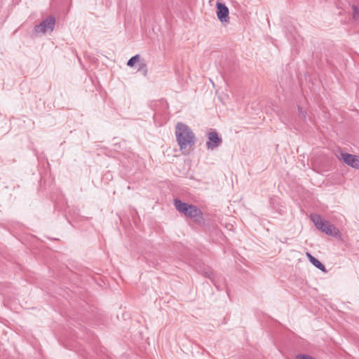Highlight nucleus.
Segmentation results:
<instances>
[{"instance_id": "423d86ee", "label": "nucleus", "mask_w": 359, "mask_h": 359, "mask_svg": "<svg viewBox=\"0 0 359 359\" xmlns=\"http://www.w3.org/2000/svg\"><path fill=\"white\" fill-rule=\"evenodd\" d=\"M208 141L206 142V147L208 149L213 150L217 147H219L222 142V140L219 136L218 133L215 131H211L208 133Z\"/></svg>"}, {"instance_id": "20e7f679", "label": "nucleus", "mask_w": 359, "mask_h": 359, "mask_svg": "<svg viewBox=\"0 0 359 359\" xmlns=\"http://www.w3.org/2000/svg\"><path fill=\"white\" fill-rule=\"evenodd\" d=\"M55 25V19L53 16L49 15L45 20H43L40 24L36 25L34 28V32L46 33L47 31L52 32L54 29Z\"/></svg>"}, {"instance_id": "f8f14e48", "label": "nucleus", "mask_w": 359, "mask_h": 359, "mask_svg": "<svg viewBox=\"0 0 359 359\" xmlns=\"http://www.w3.org/2000/svg\"><path fill=\"white\" fill-rule=\"evenodd\" d=\"M352 9H353V19L354 21H358L359 19V8L355 5H353Z\"/></svg>"}, {"instance_id": "f257e3e1", "label": "nucleus", "mask_w": 359, "mask_h": 359, "mask_svg": "<svg viewBox=\"0 0 359 359\" xmlns=\"http://www.w3.org/2000/svg\"><path fill=\"white\" fill-rule=\"evenodd\" d=\"M175 135L180 151L183 154H189L196 143V137L191 128L183 123H177Z\"/></svg>"}, {"instance_id": "6e6552de", "label": "nucleus", "mask_w": 359, "mask_h": 359, "mask_svg": "<svg viewBox=\"0 0 359 359\" xmlns=\"http://www.w3.org/2000/svg\"><path fill=\"white\" fill-rule=\"evenodd\" d=\"M307 256L309 259V261L312 263L313 266H315L317 269H320L322 271H326L325 266L323 263H321L318 259L313 257L311 254L307 253Z\"/></svg>"}, {"instance_id": "0eeeda50", "label": "nucleus", "mask_w": 359, "mask_h": 359, "mask_svg": "<svg viewBox=\"0 0 359 359\" xmlns=\"http://www.w3.org/2000/svg\"><path fill=\"white\" fill-rule=\"evenodd\" d=\"M217 7V15L218 19L222 22H229V11L228 7L222 3L217 2L216 4Z\"/></svg>"}, {"instance_id": "9d476101", "label": "nucleus", "mask_w": 359, "mask_h": 359, "mask_svg": "<svg viewBox=\"0 0 359 359\" xmlns=\"http://www.w3.org/2000/svg\"><path fill=\"white\" fill-rule=\"evenodd\" d=\"M138 69L137 71L140 72L144 76H146L147 74V65L145 61L142 59L141 61L137 64Z\"/></svg>"}, {"instance_id": "1a4fd4ad", "label": "nucleus", "mask_w": 359, "mask_h": 359, "mask_svg": "<svg viewBox=\"0 0 359 359\" xmlns=\"http://www.w3.org/2000/svg\"><path fill=\"white\" fill-rule=\"evenodd\" d=\"M201 273H203V276L210 278L212 283L217 287V289H219V285H217L216 283L215 274L212 270L204 269Z\"/></svg>"}, {"instance_id": "ddd939ff", "label": "nucleus", "mask_w": 359, "mask_h": 359, "mask_svg": "<svg viewBox=\"0 0 359 359\" xmlns=\"http://www.w3.org/2000/svg\"><path fill=\"white\" fill-rule=\"evenodd\" d=\"M298 114L299 118H301L303 120L306 119V112L303 110L302 107L298 106Z\"/></svg>"}, {"instance_id": "39448f33", "label": "nucleus", "mask_w": 359, "mask_h": 359, "mask_svg": "<svg viewBox=\"0 0 359 359\" xmlns=\"http://www.w3.org/2000/svg\"><path fill=\"white\" fill-rule=\"evenodd\" d=\"M341 160H342L346 165L348 166L359 169V156L348 153L341 152L340 157H339Z\"/></svg>"}, {"instance_id": "9b49d317", "label": "nucleus", "mask_w": 359, "mask_h": 359, "mask_svg": "<svg viewBox=\"0 0 359 359\" xmlns=\"http://www.w3.org/2000/svg\"><path fill=\"white\" fill-rule=\"evenodd\" d=\"M141 57L140 55H135V56H133L130 57L128 61L127 62V65L128 67H133L135 63H139L141 61Z\"/></svg>"}, {"instance_id": "f03ea898", "label": "nucleus", "mask_w": 359, "mask_h": 359, "mask_svg": "<svg viewBox=\"0 0 359 359\" xmlns=\"http://www.w3.org/2000/svg\"><path fill=\"white\" fill-rule=\"evenodd\" d=\"M174 205L179 212L184 214L196 224H204L203 214L196 205L183 202L178 198L174 199Z\"/></svg>"}, {"instance_id": "7ed1b4c3", "label": "nucleus", "mask_w": 359, "mask_h": 359, "mask_svg": "<svg viewBox=\"0 0 359 359\" xmlns=\"http://www.w3.org/2000/svg\"><path fill=\"white\" fill-rule=\"evenodd\" d=\"M311 219L316 228L325 234L336 238L340 236L339 229L333 224H331L328 221L323 219L320 215H312Z\"/></svg>"}]
</instances>
